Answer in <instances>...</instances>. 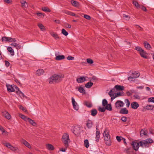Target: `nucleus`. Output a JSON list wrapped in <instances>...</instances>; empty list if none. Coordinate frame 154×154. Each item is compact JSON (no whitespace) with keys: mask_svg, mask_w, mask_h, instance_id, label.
Here are the masks:
<instances>
[{"mask_svg":"<svg viewBox=\"0 0 154 154\" xmlns=\"http://www.w3.org/2000/svg\"><path fill=\"white\" fill-rule=\"evenodd\" d=\"M36 14L40 18H43L45 16L44 14L42 13L37 12L36 13Z\"/></svg>","mask_w":154,"mask_h":154,"instance_id":"79ce46f5","label":"nucleus"},{"mask_svg":"<svg viewBox=\"0 0 154 154\" xmlns=\"http://www.w3.org/2000/svg\"><path fill=\"white\" fill-rule=\"evenodd\" d=\"M72 103L74 109L75 110H78L79 109V106L77 103L75 101L73 97L72 98Z\"/></svg>","mask_w":154,"mask_h":154,"instance_id":"9d476101","label":"nucleus"},{"mask_svg":"<svg viewBox=\"0 0 154 154\" xmlns=\"http://www.w3.org/2000/svg\"><path fill=\"white\" fill-rule=\"evenodd\" d=\"M106 109L109 111H112V107L111 104H108L106 105L105 107Z\"/></svg>","mask_w":154,"mask_h":154,"instance_id":"de8ad7c7","label":"nucleus"},{"mask_svg":"<svg viewBox=\"0 0 154 154\" xmlns=\"http://www.w3.org/2000/svg\"><path fill=\"white\" fill-rule=\"evenodd\" d=\"M119 112L121 114H127L128 113V111L126 108H123L121 109Z\"/></svg>","mask_w":154,"mask_h":154,"instance_id":"c756f323","label":"nucleus"},{"mask_svg":"<svg viewBox=\"0 0 154 154\" xmlns=\"http://www.w3.org/2000/svg\"><path fill=\"white\" fill-rule=\"evenodd\" d=\"M18 115L22 119H23L24 121L27 122L28 120V118L27 117L23 115L21 113H19Z\"/></svg>","mask_w":154,"mask_h":154,"instance_id":"473e14b6","label":"nucleus"},{"mask_svg":"<svg viewBox=\"0 0 154 154\" xmlns=\"http://www.w3.org/2000/svg\"><path fill=\"white\" fill-rule=\"evenodd\" d=\"M38 26L41 30L42 31H45V28L42 24L40 23H38Z\"/></svg>","mask_w":154,"mask_h":154,"instance_id":"f704fd0d","label":"nucleus"},{"mask_svg":"<svg viewBox=\"0 0 154 154\" xmlns=\"http://www.w3.org/2000/svg\"><path fill=\"white\" fill-rule=\"evenodd\" d=\"M97 114V111L95 109H93L91 110V115L93 116H95Z\"/></svg>","mask_w":154,"mask_h":154,"instance_id":"58836bf2","label":"nucleus"},{"mask_svg":"<svg viewBox=\"0 0 154 154\" xmlns=\"http://www.w3.org/2000/svg\"><path fill=\"white\" fill-rule=\"evenodd\" d=\"M61 141L64 146H66V147L69 146V143H70V141L69 134L68 133H65L63 135Z\"/></svg>","mask_w":154,"mask_h":154,"instance_id":"f03ea898","label":"nucleus"},{"mask_svg":"<svg viewBox=\"0 0 154 154\" xmlns=\"http://www.w3.org/2000/svg\"><path fill=\"white\" fill-rule=\"evenodd\" d=\"M114 88L117 91H122L124 89V86L118 85H116Z\"/></svg>","mask_w":154,"mask_h":154,"instance_id":"a878e982","label":"nucleus"},{"mask_svg":"<svg viewBox=\"0 0 154 154\" xmlns=\"http://www.w3.org/2000/svg\"><path fill=\"white\" fill-rule=\"evenodd\" d=\"M138 74L137 75V76H135V77L129 76L128 78V80L130 81H133V79L137 78V77L138 76Z\"/></svg>","mask_w":154,"mask_h":154,"instance_id":"864d4df0","label":"nucleus"},{"mask_svg":"<svg viewBox=\"0 0 154 154\" xmlns=\"http://www.w3.org/2000/svg\"><path fill=\"white\" fill-rule=\"evenodd\" d=\"M87 62L89 64H91L93 63V60L90 58H88L86 59Z\"/></svg>","mask_w":154,"mask_h":154,"instance_id":"5fc2aeb1","label":"nucleus"},{"mask_svg":"<svg viewBox=\"0 0 154 154\" xmlns=\"http://www.w3.org/2000/svg\"><path fill=\"white\" fill-rule=\"evenodd\" d=\"M106 109L105 108H101L100 107L99 108L98 110L101 112H104L105 111Z\"/></svg>","mask_w":154,"mask_h":154,"instance_id":"052dcab7","label":"nucleus"},{"mask_svg":"<svg viewBox=\"0 0 154 154\" xmlns=\"http://www.w3.org/2000/svg\"><path fill=\"white\" fill-rule=\"evenodd\" d=\"M84 104L89 108L91 107L92 106V104L91 102L87 101L84 102Z\"/></svg>","mask_w":154,"mask_h":154,"instance_id":"4c0bfd02","label":"nucleus"},{"mask_svg":"<svg viewBox=\"0 0 154 154\" xmlns=\"http://www.w3.org/2000/svg\"><path fill=\"white\" fill-rule=\"evenodd\" d=\"M65 56L63 55H58L56 56L55 59L57 60H60L65 59Z\"/></svg>","mask_w":154,"mask_h":154,"instance_id":"c85d7f7f","label":"nucleus"},{"mask_svg":"<svg viewBox=\"0 0 154 154\" xmlns=\"http://www.w3.org/2000/svg\"><path fill=\"white\" fill-rule=\"evenodd\" d=\"M3 144L5 146L14 152H18L20 151L18 147L13 146L9 143H4Z\"/></svg>","mask_w":154,"mask_h":154,"instance_id":"423d86ee","label":"nucleus"},{"mask_svg":"<svg viewBox=\"0 0 154 154\" xmlns=\"http://www.w3.org/2000/svg\"><path fill=\"white\" fill-rule=\"evenodd\" d=\"M123 94L124 93L123 92H122V93L119 92L117 93H115L114 94V95H113V96L111 97V99L112 100H113L115 98L117 97L123 95Z\"/></svg>","mask_w":154,"mask_h":154,"instance_id":"aec40b11","label":"nucleus"},{"mask_svg":"<svg viewBox=\"0 0 154 154\" xmlns=\"http://www.w3.org/2000/svg\"><path fill=\"white\" fill-rule=\"evenodd\" d=\"M107 100L105 99H103V101H102L103 105L104 106H105L107 105Z\"/></svg>","mask_w":154,"mask_h":154,"instance_id":"680f3d73","label":"nucleus"},{"mask_svg":"<svg viewBox=\"0 0 154 154\" xmlns=\"http://www.w3.org/2000/svg\"><path fill=\"white\" fill-rule=\"evenodd\" d=\"M153 143V141L152 139L148 138L140 141L139 143L140 146L142 147H148L151 143Z\"/></svg>","mask_w":154,"mask_h":154,"instance_id":"20e7f679","label":"nucleus"},{"mask_svg":"<svg viewBox=\"0 0 154 154\" xmlns=\"http://www.w3.org/2000/svg\"><path fill=\"white\" fill-rule=\"evenodd\" d=\"M2 42H16V38H11L9 37L4 36L2 37Z\"/></svg>","mask_w":154,"mask_h":154,"instance_id":"0eeeda50","label":"nucleus"},{"mask_svg":"<svg viewBox=\"0 0 154 154\" xmlns=\"http://www.w3.org/2000/svg\"><path fill=\"white\" fill-rule=\"evenodd\" d=\"M63 13H64L65 14H68L69 15L75 16V14L72 12L69 11H67L66 10H64L63 11Z\"/></svg>","mask_w":154,"mask_h":154,"instance_id":"c9c22d12","label":"nucleus"},{"mask_svg":"<svg viewBox=\"0 0 154 154\" xmlns=\"http://www.w3.org/2000/svg\"><path fill=\"white\" fill-rule=\"evenodd\" d=\"M45 72L42 69H38L36 72V75L37 76H41Z\"/></svg>","mask_w":154,"mask_h":154,"instance_id":"6ab92c4d","label":"nucleus"},{"mask_svg":"<svg viewBox=\"0 0 154 154\" xmlns=\"http://www.w3.org/2000/svg\"><path fill=\"white\" fill-rule=\"evenodd\" d=\"M148 102L154 103V97H151L149 98L148 100Z\"/></svg>","mask_w":154,"mask_h":154,"instance_id":"4d7b16f0","label":"nucleus"},{"mask_svg":"<svg viewBox=\"0 0 154 154\" xmlns=\"http://www.w3.org/2000/svg\"><path fill=\"white\" fill-rule=\"evenodd\" d=\"M78 90L80 93L82 94V95H84L86 94L84 88L80 86L79 87L78 89Z\"/></svg>","mask_w":154,"mask_h":154,"instance_id":"7c9ffc66","label":"nucleus"},{"mask_svg":"<svg viewBox=\"0 0 154 154\" xmlns=\"http://www.w3.org/2000/svg\"><path fill=\"white\" fill-rule=\"evenodd\" d=\"M125 103L126 104V106L128 107L130 105V102L129 100L128 99H126L125 100Z\"/></svg>","mask_w":154,"mask_h":154,"instance_id":"8fccbe9b","label":"nucleus"},{"mask_svg":"<svg viewBox=\"0 0 154 154\" xmlns=\"http://www.w3.org/2000/svg\"><path fill=\"white\" fill-rule=\"evenodd\" d=\"M0 131L2 132L3 135L6 136L8 135V133L5 131L3 127L1 126H0Z\"/></svg>","mask_w":154,"mask_h":154,"instance_id":"5701e85b","label":"nucleus"},{"mask_svg":"<svg viewBox=\"0 0 154 154\" xmlns=\"http://www.w3.org/2000/svg\"><path fill=\"white\" fill-rule=\"evenodd\" d=\"M140 133L141 135H146L147 134L148 132L147 130L143 129L140 131Z\"/></svg>","mask_w":154,"mask_h":154,"instance_id":"37998d69","label":"nucleus"},{"mask_svg":"<svg viewBox=\"0 0 154 154\" xmlns=\"http://www.w3.org/2000/svg\"><path fill=\"white\" fill-rule=\"evenodd\" d=\"M134 93V90H130V91H127L126 92V94L128 96H130L133 93Z\"/></svg>","mask_w":154,"mask_h":154,"instance_id":"603ef678","label":"nucleus"},{"mask_svg":"<svg viewBox=\"0 0 154 154\" xmlns=\"http://www.w3.org/2000/svg\"><path fill=\"white\" fill-rule=\"evenodd\" d=\"M114 89H113L110 90L109 92V95L110 96V97H111L114 95Z\"/></svg>","mask_w":154,"mask_h":154,"instance_id":"09e8293b","label":"nucleus"},{"mask_svg":"<svg viewBox=\"0 0 154 154\" xmlns=\"http://www.w3.org/2000/svg\"><path fill=\"white\" fill-rule=\"evenodd\" d=\"M21 6L23 8H26L28 7L27 3L25 0H22L20 1Z\"/></svg>","mask_w":154,"mask_h":154,"instance_id":"a211bd4d","label":"nucleus"},{"mask_svg":"<svg viewBox=\"0 0 154 154\" xmlns=\"http://www.w3.org/2000/svg\"><path fill=\"white\" fill-rule=\"evenodd\" d=\"M134 98L136 99L140 100V97L137 94H136L133 96Z\"/></svg>","mask_w":154,"mask_h":154,"instance_id":"bf43d9fd","label":"nucleus"},{"mask_svg":"<svg viewBox=\"0 0 154 154\" xmlns=\"http://www.w3.org/2000/svg\"><path fill=\"white\" fill-rule=\"evenodd\" d=\"M124 103L121 100H118L115 103V107L117 109H120L124 106Z\"/></svg>","mask_w":154,"mask_h":154,"instance_id":"1a4fd4ad","label":"nucleus"},{"mask_svg":"<svg viewBox=\"0 0 154 154\" xmlns=\"http://www.w3.org/2000/svg\"><path fill=\"white\" fill-rule=\"evenodd\" d=\"M42 9L43 11L45 12H50L51 11V10L48 7H44L42 8Z\"/></svg>","mask_w":154,"mask_h":154,"instance_id":"a18cd8bd","label":"nucleus"},{"mask_svg":"<svg viewBox=\"0 0 154 154\" xmlns=\"http://www.w3.org/2000/svg\"><path fill=\"white\" fill-rule=\"evenodd\" d=\"M84 17L86 19L88 20H90L91 19V17L90 16L88 15L84 14Z\"/></svg>","mask_w":154,"mask_h":154,"instance_id":"e2e57ef3","label":"nucleus"},{"mask_svg":"<svg viewBox=\"0 0 154 154\" xmlns=\"http://www.w3.org/2000/svg\"><path fill=\"white\" fill-rule=\"evenodd\" d=\"M3 116L8 119H10L11 116L10 114L7 111H5L2 112Z\"/></svg>","mask_w":154,"mask_h":154,"instance_id":"ddd939ff","label":"nucleus"},{"mask_svg":"<svg viewBox=\"0 0 154 154\" xmlns=\"http://www.w3.org/2000/svg\"><path fill=\"white\" fill-rule=\"evenodd\" d=\"M6 86L8 91L9 92H13L14 91V87L12 85H10L8 84L6 85Z\"/></svg>","mask_w":154,"mask_h":154,"instance_id":"393cba45","label":"nucleus"},{"mask_svg":"<svg viewBox=\"0 0 154 154\" xmlns=\"http://www.w3.org/2000/svg\"><path fill=\"white\" fill-rule=\"evenodd\" d=\"M104 140L105 141V143L108 146H110L111 145V140L109 134L108 133L107 131L105 130L103 133Z\"/></svg>","mask_w":154,"mask_h":154,"instance_id":"39448f33","label":"nucleus"},{"mask_svg":"<svg viewBox=\"0 0 154 154\" xmlns=\"http://www.w3.org/2000/svg\"><path fill=\"white\" fill-rule=\"evenodd\" d=\"M96 141H98L99 140L100 138V132L99 131H97L96 132Z\"/></svg>","mask_w":154,"mask_h":154,"instance_id":"c03bdc74","label":"nucleus"},{"mask_svg":"<svg viewBox=\"0 0 154 154\" xmlns=\"http://www.w3.org/2000/svg\"><path fill=\"white\" fill-rule=\"evenodd\" d=\"M143 45L145 48L147 50H150L152 48L151 46L149 43L146 41L143 42Z\"/></svg>","mask_w":154,"mask_h":154,"instance_id":"4be33fe9","label":"nucleus"},{"mask_svg":"<svg viewBox=\"0 0 154 154\" xmlns=\"http://www.w3.org/2000/svg\"><path fill=\"white\" fill-rule=\"evenodd\" d=\"M93 84L92 82H89L85 84V87L87 88H90L93 85Z\"/></svg>","mask_w":154,"mask_h":154,"instance_id":"ea45409f","label":"nucleus"},{"mask_svg":"<svg viewBox=\"0 0 154 154\" xmlns=\"http://www.w3.org/2000/svg\"><path fill=\"white\" fill-rule=\"evenodd\" d=\"M76 81L78 83H82L86 81L85 77L81 76L76 79Z\"/></svg>","mask_w":154,"mask_h":154,"instance_id":"b1692460","label":"nucleus"},{"mask_svg":"<svg viewBox=\"0 0 154 154\" xmlns=\"http://www.w3.org/2000/svg\"><path fill=\"white\" fill-rule=\"evenodd\" d=\"M8 51L10 53L11 55L13 56L14 54V51L12 48L11 47H8L7 48Z\"/></svg>","mask_w":154,"mask_h":154,"instance_id":"2f4dec72","label":"nucleus"},{"mask_svg":"<svg viewBox=\"0 0 154 154\" xmlns=\"http://www.w3.org/2000/svg\"><path fill=\"white\" fill-rule=\"evenodd\" d=\"M134 5L137 8H140V6L138 3L136 1H134L133 2Z\"/></svg>","mask_w":154,"mask_h":154,"instance_id":"49530a36","label":"nucleus"},{"mask_svg":"<svg viewBox=\"0 0 154 154\" xmlns=\"http://www.w3.org/2000/svg\"><path fill=\"white\" fill-rule=\"evenodd\" d=\"M135 26L140 31H143V29L141 26L138 25H135Z\"/></svg>","mask_w":154,"mask_h":154,"instance_id":"774afa93","label":"nucleus"},{"mask_svg":"<svg viewBox=\"0 0 154 154\" xmlns=\"http://www.w3.org/2000/svg\"><path fill=\"white\" fill-rule=\"evenodd\" d=\"M93 125V122L90 120H88L86 122V126L88 128H91Z\"/></svg>","mask_w":154,"mask_h":154,"instance_id":"cd10ccee","label":"nucleus"},{"mask_svg":"<svg viewBox=\"0 0 154 154\" xmlns=\"http://www.w3.org/2000/svg\"><path fill=\"white\" fill-rule=\"evenodd\" d=\"M71 130L73 133L75 135H78L80 134V128L78 126H77L72 127Z\"/></svg>","mask_w":154,"mask_h":154,"instance_id":"6e6552de","label":"nucleus"},{"mask_svg":"<svg viewBox=\"0 0 154 154\" xmlns=\"http://www.w3.org/2000/svg\"><path fill=\"white\" fill-rule=\"evenodd\" d=\"M14 42L12 43L11 44V45L13 47L16 48V49L17 50H18L21 48V46L19 44H18L17 43H16L15 42Z\"/></svg>","mask_w":154,"mask_h":154,"instance_id":"4468645a","label":"nucleus"},{"mask_svg":"<svg viewBox=\"0 0 154 154\" xmlns=\"http://www.w3.org/2000/svg\"><path fill=\"white\" fill-rule=\"evenodd\" d=\"M135 49L139 52L140 55L142 57L145 59L148 58V54L140 47L137 46L135 48Z\"/></svg>","mask_w":154,"mask_h":154,"instance_id":"7ed1b4c3","label":"nucleus"},{"mask_svg":"<svg viewBox=\"0 0 154 154\" xmlns=\"http://www.w3.org/2000/svg\"><path fill=\"white\" fill-rule=\"evenodd\" d=\"M62 33L65 36H67L68 34V32L64 29L62 30Z\"/></svg>","mask_w":154,"mask_h":154,"instance_id":"3c124183","label":"nucleus"},{"mask_svg":"<svg viewBox=\"0 0 154 154\" xmlns=\"http://www.w3.org/2000/svg\"><path fill=\"white\" fill-rule=\"evenodd\" d=\"M19 108L22 110L23 111L25 112H27V110L22 105H20L19 106Z\"/></svg>","mask_w":154,"mask_h":154,"instance_id":"0e129e2a","label":"nucleus"},{"mask_svg":"<svg viewBox=\"0 0 154 154\" xmlns=\"http://www.w3.org/2000/svg\"><path fill=\"white\" fill-rule=\"evenodd\" d=\"M21 142L23 144H24L25 146H26L29 149L32 148V147L31 145L29 144V143H28L25 140L23 139H22Z\"/></svg>","mask_w":154,"mask_h":154,"instance_id":"f8f14e48","label":"nucleus"},{"mask_svg":"<svg viewBox=\"0 0 154 154\" xmlns=\"http://www.w3.org/2000/svg\"><path fill=\"white\" fill-rule=\"evenodd\" d=\"M139 106V104L136 102H134L132 103L131 105V107L134 109H137Z\"/></svg>","mask_w":154,"mask_h":154,"instance_id":"dca6fc26","label":"nucleus"},{"mask_svg":"<svg viewBox=\"0 0 154 154\" xmlns=\"http://www.w3.org/2000/svg\"><path fill=\"white\" fill-rule=\"evenodd\" d=\"M64 76V75L62 74H54L48 79V82L51 84L59 83L61 81Z\"/></svg>","mask_w":154,"mask_h":154,"instance_id":"f257e3e1","label":"nucleus"},{"mask_svg":"<svg viewBox=\"0 0 154 154\" xmlns=\"http://www.w3.org/2000/svg\"><path fill=\"white\" fill-rule=\"evenodd\" d=\"M146 108L148 110H152L154 108V106L152 105H147L146 106Z\"/></svg>","mask_w":154,"mask_h":154,"instance_id":"e433bc0d","label":"nucleus"},{"mask_svg":"<svg viewBox=\"0 0 154 154\" xmlns=\"http://www.w3.org/2000/svg\"><path fill=\"white\" fill-rule=\"evenodd\" d=\"M131 145L133 146V149L136 151H137L138 150L139 148L140 143L134 141L132 142Z\"/></svg>","mask_w":154,"mask_h":154,"instance_id":"9b49d317","label":"nucleus"},{"mask_svg":"<svg viewBox=\"0 0 154 154\" xmlns=\"http://www.w3.org/2000/svg\"><path fill=\"white\" fill-rule=\"evenodd\" d=\"M121 119L123 122H125L127 121V117L123 116L121 118Z\"/></svg>","mask_w":154,"mask_h":154,"instance_id":"338daca9","label":"nucleus"},{"mask_svg":"<svg viewBox=\"0 0 154 154\" xmlns=\"http://www.w3.org/2000/svg\"><path fill=\"white\" fill-rule=\"evenodd\" d=\"M71 4L74 7H78L79 6V3L76 1L72 0L71 1Z\"/></svg>","mask_w":154,"mask_h":154,"instance_id":"72a5a7b5","label":"nucleus"},{"mask_svg":"<svg viewBox=\"0 0 154 154\" xmlns=\"http://www.w3.org/2000/svg\"><path fill=\"white\" fill-rule=\"evenodd\" d=\"M45 147L46 149L49 151L53 150L54 149V147L52 144L49 143L45 145Z\"/></svg>","mask_w":154,"mask_h":154,"instance_id":"2eb2a0df","label":"nucleus"},{"mask_svg":"<svg viewBox=\"0 0 154 154\" xmlns=\"http://www.w3.org/2000/svg\"><path fill=\"white\" fill-rule=\"evenodd\" d=\"M69 146H67V147H66V146H65V148H60L59 149V151L63 152H65L66 151V150L67 149Z\"/></svg>","mask_w":154,"mask_h":154,"instance_id":"13d9d810","label":"nucleus"},{"mask_svg":"<svg viewBox=\"0 0 154 154\" xmlns=\"http://www.w3.org/2000/svg\"><path fill=\"white\" fill-rule=\"evenodd\" d=\"M4 2L8 4H11L12 3V1L11 0H3Z\"/></svg>","mask_w":154,"mask_h":154,"instance_id":"69168bd1","label":"nucleus"},{"mask_svg":"<svg viewBox=\"0 0 154 154\" xmlns=\"http://www.w3.org/2000/svg\"><path fill=\"white\" fill-rule=\"evenodd\" d=\"M27 121H28L30 125L36 127L37 125V123L33 120L29 118H28Z\"/></svg>","mask_w":154,"mask_h":154,"instance_id":"412c9836","label":"nucleus"},{"mask_svg":"<svg viewBox=\"0 0 154 154\" xmlns=\"http://www.w3.org/2000/svg\"><path fill=\"white\" fill-rule=\"evenodd\" d=\"M18 88V91H17L16 93L17 94H19L21 98L23 99V98L25 97L26 99L27 98V97L24 95V94L21 91H20L18 88Z\"/></svg>","mask_w":154,"mask_h":154,"instance_id":"bb28decb","label":"nucleus"},{"mask_svg":"<svg viewBox=\"0 0 154 154\" xmlns=\"http://www.w3.org/2000/svg\"><path fill=\"white\" fill-rule=\"evenodd\" d=\"M84 145L86 148H88L89 147V144L88 140L86 139L84 141Z\"/></svg>","mask_w":154,"mask_h":154,"instance_id":"a19ab883","label":"nucleus"},{"mask_svg":"<svg viewBox=\"0 0 154 154\" xmlns=\"http://www.w3.org/2000/svg\"><path fill=\"white\" fill-rule=\"evenodd\" d=\"M50 34L51 36L56 40L59 39L60 38V37L57 33L53 32H50Z\"/></svg>","mask_w":154,"mask_h":154,"instance_id":"f3484780","label":"nucleus"},{"mask_svg":"<svg viewBox=\"0 0 154 154\" xmlns=\"http://www.w3.org/2000/svg\"><path fill=\"white\" fill-rule=\"evenodd\" d=\"M124 152L127 154H130L131 152V150L130 148H127L125 149Z\"/></svg>","mask_w":154,"mask_h":154,"instance_id":"6e6d98bb","label":"nucleus"}]
</instances>
